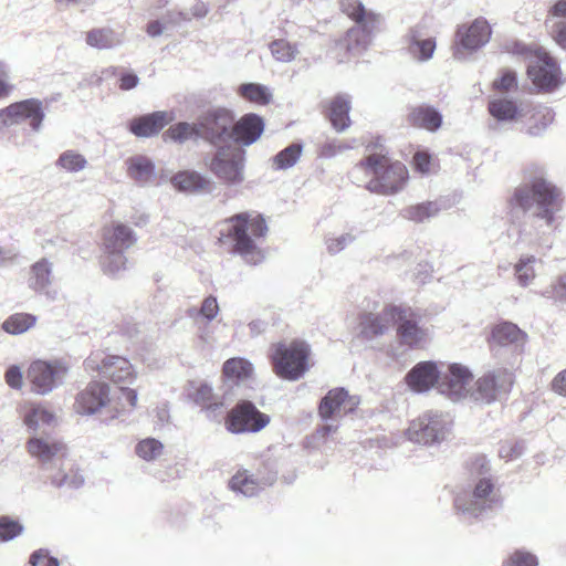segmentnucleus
Segmentation results:
<instances>
[{
    "label": "nucleus",
    "mask_w": 566,
    "mask_h": 566,
    "mask_svg": "<svg viewBox=\"0 0 566 566\" xmlns=\"http://www.w3.org/2000/svg\"><path fill=\"white\" fill-rule=\"evenodd\" d=\"M559 190L544 178H536L531 185L515 189L511 205L523 210L536 207V212L528 216L527 222L521 230V235L530 243H542L545 237L554 230L555 213L559 210Z\"/></svg>",
    "instance_id": "1"
},
{
    "label": "nucleus",
    "mask_w": 566,
    "mask_h": 566,
    "mask_svg": "<svg viewBox=\"0 0 566 566\" xmlns=\"http://www.w3.org/2000/svg\"><path fill=\"white\" fill-rule=\"evenodd\" d=\"M268 226L260 214L242 212L227 219L220 228L219 241L230 247V251L240 255L249 264H259L264 254L260 241L265 238Z\"/></svg>",
    "instance_id": "2"
},
{
    "label": "nucleus",
    "mask_w": 566,
    "mask_h": 566,
    "mask_svg": "<svg viewBox=\"0 0 566 566\" xmlns=\"http://www.w3.org/2000/svg\"><path fill=\"white\" fill-rule=\"evenodd\" d=\"M365 171L370 176L366 189L370 192L390 196L403 189L408 180V170L400 161H391L380 154L369 155L364 161L356 165L353 174Z\"/></svg>",
    "instance_id": "3"
},
{
    "label": "nucleus",
    "mask_w": 566,
    "mask_h": 566,
    "mask_svg": "<svg viewBox=\"0 0 566 566\" xmlns=\"http://www.w3.org/2000/svg\"><path fill=\"white\" fill-rule=\"evenodd\" d=\"M453 420L448 412L427 410L410 421L406 438L423 447L439 446L452 433Z\"/></svg>",
    "instance_id": "4"
},
{
    "label": "nucleus",
    "mask_w": 566,
    "mask_h": 566,
    "mask_svg": "<svg viewBox=\"0 0 566 566\" xmlns=\"http://www.w3.org/2000/svg\"><path fill=\"white\" fill-rule=\"evenodd\" d=\"M310 347L302 340L279 343L271 355L274 373L286 380H298L308 370Z\"/></svg>",
    "instance_id": "5"
},
{
    "label": "nucleus",
    "mask_w": 566,
    "mask_h": 566,
    "mask_svg": "<svg viewBox=\"0 0 566 566\" xmlns=\"http://www.w3.org/2000/svg\"><path fill=\"white\" fill-rule=\"evenodd\" d=\"M203 161L205 166L227 186H238L244 181L245 157L237 147H219Z\"/></svg>",
    "instance_id": "6"
},
{
    "label": "nucleus",
    "mask_w": 566,
    "mask_h": 566,
    "mask_svg": "<svg viewBox=\"0 0 566 566\" xmlns=\"http://www.w3.org/2000/svg\"><path fill=\"white\" fill-rule=\"evenodd\" d=\"M513 381V374L509 369H493L476 379L471 387L470 399L480 405H490L505 396Z\"/></svg>",
    "instance_id": "7"
},
{
    "label": "nucleus",
    "mask_w": 566,
    "mask_h": 566,
    "mask_svg": "<svg viewBox=\"0 0 566 566\" xmlns=\"http://www.w3.org/2000/svg\"><path fill=\"white\" fill-rule=\"evenodd\" d=\"M69 366L59 359L35 360L27 371L31 389L38 395H48L62 385L67 376Z\"/></svg>",
    "instance_id": "8"
},
{
    "label": "nucleus",
    "mask_w": 566,
    "mask_h": 566,
    "mask_svg": "<svg viewBox=\"0 0 566 566\" xmlns=\"http://www.w3.org/2000/svg\"><path fill=\"white\" fill-rule=\"evenodd\" d=\"M395 325L401 344L410 348H422L432 338V328L410 307L397 306Z\"/></svg>",
    "instance_id": "9"
},
{
    "label": "nucleus",
    "mask_w": 566,
    "mask_h": 566,
    "mask_svg": "<svg viewBox=\"0 0 566 566\" xmlns=\"http://www.w3.org/2000/svg\"><path fill=\"white\" fill-rule=\"evenodd\" d=\"M84 364L86 370L97 371L115 384H133L137 378L134 366L123 356L96 353L86 358Z\"/></svg>",
    "instance_id": "10"
},
{
    "label": "nucleus",
    "mask_w": 566,
    "mask_h": 566,
    "mask_svg": "<svg viewBox=\"0 0 566 566\" xmlns=\"http://www.w3.org/2000/svg\"><path fill=\"white\" fill-rule=\"evenodd\" d=\"M25 449L43 470H53L63 465L67 448L57 438L48 433H35L31 436Z\"/></svg>",
    "instance_id": "11"
},
{
    "label": "nucleus",
    "mask_w": 566,
    "mask_h": 566,
    "mask_svg": "<svg viewBox=\"0 0 566 566\" xmlns=\"http://www.w3.org/2000/svg\"><path fill=\"white\" fill-rule=\"evenodd\" d=\"M499 503L500 499L494 484L485 476L479 480L470 499L468 495H458L454 500L455 509L467 517H478L497 506Z\"/></svg>",
    "instance_id": "12"
},
{
    "label": "nucleus",
    "mask_w": 566,
    "mask_h": 566,
    "mask_svg": "<svg viewBox=\"0 0 566 566\" xmlns=\"http://www.w3.org/2000/svg\"><path fill=\"white\" fill-rule=\"evenodd\" d=\"M491 27L483 18L475 19L470 25H461L455 34L453 57L462 61L467 54L484 46L491 38Z\"/></svg>",
    "instance_id": "13"
},
{
    "label": "nucleus",
    "mask_w": 566,
    "mask_h": 566,
    "mask_svg": "<svg viewBox=\"0 0 566 566\" xmlns=\"http://www.w3.org/2000/svg\"><path fill=\"white\" fill-rule=\"evenodd\" d=\"M270 422L268 415L262 413L248 400L235 405L226 418V428L232 433L259 432Z\"/></svg>",
    "instance_id": "14"
},
{
    "label": "nucleus",
    "mask_w": 566,
    "mask_h": 566,
    "mask_svg": "<svg viewBox=\"0 0 566 566\" xmlns=\"http://www.w3.org/2000/svg\"><path fill=\"white\" fill-rule=\"evenodd\" d=\"M234 122L232 113L227 108H212L198 118L201 139L213 145L231 139V127Z\"/></svg>",
    "instance_id": "15"
},
{
    "label": "nucleus",
    "mask_w": 566,
    "mask_h": 566,
    "mask_svg": "<svg viewBox=\"0 0 566 566\" xmlns=\"http://www.w3.org/2000/svg\"><path fill=\"white\" fill-rule=\"evenodd\" d=\"M472 374L465 366L452 364L448 371L441 373L438 392L452 402L470 398Z\"/></svg>",
    "instance_id": "16"
},
{
    "label": "nucleus",
    "mask_w": 566,
    "mask_h": 566,
    "mask_svg": "<svg viewBox=\"0 0 566 566\" xmlns=\"http://www.w3.org/2000/svg\"><path fill=\"white\" fill-rule=\"evenodd\" d=\"M532 61L527 66L528 76L533 83L543 90H553L559 84V69L556 62L543 48H535Z\"/></svg>",
    "instance_id": "17"
},
{
    "label": "nucleus",
    "mask_w": 566,
    "mask_h": 566,
    "mask_svg": "<svg viewBox=\"0 0 566 566\" xmlns=\"http://www.w3.org/2000/svg\"><path fill=\"white\" fill-rule=\"evenodd\" d=\"M9 118L12 125L27 123L31 132L38 134L43 128L45 112L43 102L39 98H27L8 106Z\"/></svg>",
    "instance_id": "18"
},
{
    "label": "nucleus",
    "mask_w": 566,
    "mask_h": 566,
    "mask_svg": "<svg viewBox=\"0 0 566 566\" xmlns=\"http://www.w3.org/2000/svg\"><path fill=\"white\" fill-rule=\"evenodd\" d=\"M109 386L105 382L92 381L77 394L74 408L81 415H93L104 407L109 409Z\"/></svg>",
    "instance_id": "19"
},
{
    "label": "nucleus",
    "mask_w": 566,
    "mask_h": 566,
    "mask_svg": "<svg viewBox=\"0 0 566 566\" xmlns=\"http://www.w3.org/2000/svg\"><path fill=\"white\" fill-rule=\"evenodd\" d=\"M359 403V397L349 396L344 388H336L329 390L322 399L318 407V413L323 420H327L333 417L353 412Z\"/></svg>",
    "instance_id": "20"
},
{
    "label": "nucleus",
    "mask_w": 566,
    "mask_h": 566,
    "mask_svg": "<svg viewBox=\"0 0 566 566\" xmlns=\"http://www.w3.org/2000/svg\"><path fill=\"white\" fill-rule=\"evenodd\" d=\"M397 306L385 307L380 313H365L360 316L359 335L365 339L386 334L396 321Z\"/></svg>",
    "instance_id": "21"
},
{
    "label": "nucleus",
    "mask_w": 566,
    "mask_h": 566,
    "mask_svg": "<svg viewBox=\"0 0 566 566\" xmlns=\"http://www.w3.org/2000/svg\"><path fill=\"white\" fill-rule=\"evenodd\" d=\"M440 376L441 371L436 363L420 361L408 371L405 380L411 390L421 394L434 386L438 388Z\"/></svg>",
    "instance_id": "22"
},
{
    "label": "nucleus",
    "mask_w": 566,
    "mask_h": 566,
    "mask_svg": "<svg viewBox=\"0 0 566 566\" xmlns=\"http://www.w3.org/2000/svg\"><path fill=\"white\" fill-rule=\"evenodd\" d=\"M175 189L191 195L210 193L216 188L214 182L195 170H184L175 174L170 179Z\"/></svg>",
    "instance_id": "23"
},
{
    "label": "nucleus",
    "mask_w": 566,
    "mask_h": 566,
    "mask_svg": "<svg viewBox=\"0 0 566 566\" xmlns=\"http://www.w3.org/2000/svg\"><path fill=\"white\" fill-rule=\"evenodd\" d=\"M263 129L262 117L253 113L245 114L235 124H232L231 139L243 146H249L259 139Z\"/></svg>",
    "instance_id": "24"
},
{
    "label": "nucleus",
    "mask_w": 566,
    "mask_h": 566,
    "mask_svg": "<svg viewBox=\"0 0 566 566\" xmlns=\"http://www.w3.org/2000/svg\"><path fill=\"white\" fill-rule=\"evenodd\" d=\"M172 119L171 113L158 111L132 119L129 129L138 137H150L158 134Z\"/></svg>",
    "instance_id": "25"
},
{
    "label": "nucleus",
    "mask_w": 566,
    "mask_h": 566,
    "mask_svg": "<svg viewBox=\"0 0 566 566\" xmlns=\"http://www.w3.org/2000/svg\"><path fill=\"white\" fill-rule=\"evenodd\" d=\"M136 242V235L128 226L114 222L103 231L104 251H125Z\"/></svg>",
    "instance_id": "26"
},
{
    "label": "nucleus",
    "mask_w": 566,
    "mask_h": 566,
    "mask_svg": "<svg viewBox=\"0 0 566 566\" xmlns=\"http://www.w3.org/2000/svg\"><path fill=\"white\" fill-rule=\"evenodd\" d=\"M23 423L33 434L45 431L46 428L56 424V418L52 411L41 405L27 403L22 409Z\"/></svg>",
    "instance_id": "27"
},
{
    "label": "nucleus",
    "mask_w": 566,
    "mask_h": 566,
    "mask_svg": "<svg viewBox=\"0 0 566 566\" xmlns=\"http://www.w3.org/2000/svg\"><path fill=\"white\" fill-rule=\"evenodd\" d=\"M125 164L128 177L138 185L147 186L154 182L156 177L155 164L147 156H132Z\"/></svg>",
    "instance_id": "28"
},
{
    "label": "nucleus",
    "mask_w": 566,
    "mask_h": 566,
    "mask_svg": "<svg viewBox=\"0 0 566 566\" xmlns=\"http://www.w3.org/2000/svg\"><path fill=\"white\" fill-rule=\"evenodd\" d=\"M525 340L526 334L520 329L517 325L510 322L495 325L491 332L492 344L499 346H514V348H520L524 345Z\"/></svg>",
    "instance_id": "29"
},
{
    "label": "nucleus",
    "mask_w": 566,
    "mask_h": 566,
    "mask_svg": "<svg viewBox=\"0 0 566 566\" xmlns=\"http://www.w3.org/2000/svg\"><path fill=\"white\" fill-rule=\"evenodd\" d=\"M406 39L408 52L416 61L427 62L433 56L436 50L434 38H423L418 28H412Z\"/></svg>",
    "instance_id": "30"
},
{
    "label": "nucleus",
    "mask_w": 566,
    "mask_h": 566,
    "mask_svg": "<svg viewBox=\"0 0 566 566\" xmlns=\"http://www.w3.org/2000/svg\"><path fill=\"white\" fill-rule=\"evenodd\" d=\"M53 264L48 259L43 258L30 268L28 286L36 293H45L50 295L49 287L52 284Z\"/></svg>",
    "instance_id": "31"
},
{
    "label": "nucleus",
    "mask_w": 566,
    "mask_h": 566,
    "mask_svg": "<svg viewBox=\"0 0 566 566\" xmlns=\"http://www.w3.org/2000/svg\"><path fill=\"white\" fill-rule=\"evenodd\" d=\"M343 11L354 20L363 32L369 34L373 32L378 17L365 9L359 0H345L342 3Z\"/></svg>",
    "instance_id": "32"
},
{
    "label": "nucleus",
    "mask_w": 566,
    "mask_h": 566,
    "mask_svg": "<svg viewBox=\"0 0 566 566\" xmlns=\"http://www.w3.org/2000/svg\"><path fill=\"white\" fill-rule=\"evenodd\" d=\"M409 120L416 127L436 132L442 125V115L432 106L421 105L411 111Z\"/></svg>",
    "instance_id": "33"
},
{
    "label": "nucleus",
    "mask_w": 566,
    "mask_h": 566,
    "mask_svg": "<svg viewBox=\"0 0 566 566\" xmlns=\"http://www.w3.org/2000/svg\"><path fill=\"white\" fill-rule=\"evenodd\" d=\"M137 391L135 389L120 386L111 398L109 412L111 419H115L124 413L130 412L137 406Z\"/></svg>",
    "instance_id": "34"
},
{
    "label": "nucleus",
    "mask_w": 566,
    "mask_h": 566,
    "mask_svg": "<svg viewBox=\"0 0 566 566\" xmlns=\"http://www.w3.org/2000/svg\"><path fill=\"white\" fill-rule=\"evenodd\" d=\"M349 109H350V99L347 95H338L336 96L332 103L329 108V119L333 127L337 132H344L347 127H349Z\"/></svg>",
    "instance_id": "35"
},
{
    "label": "nucleus",
    "mask_w": 566,
    "mask_h": 566,
    "mask_svg": "<svg viewBox=\"0 0 566 566\" xmlns=\"http://www.w3.org/2000/svg\"><path fill=\"white\" fill-rule=\"evenodd\" d=\"M268 484H272V481H258L253 475L249 474L248 471L238 472L229 482V486L233 492L240 493L244 496H253L258 494L259 491Z\"/></svg>",
    "instance_id": "36"
},
{
    "label": "nucleus",
    "mask_w": 566,
    "mask_h": 566,
    "mask_svg": "<svg viewBox=\"0 0 566 566\" xmlns=\"http://www.w3.org/2000/svg\"><path fill=\"white\" fill-rule=\"evenodd\" d=\"M222 373L227 381L239 384L251 377L253 366L244 358L234 357L226 360Z\"/></svg>",
    "instance_id": "37"
},
{
    "label": "nucleus",
    "mask_w": 566,
    "mask_h": 566,
    "mask_svg": "<svg viewBox=\"0 0 566 566\" xmlns=\"http://www.w3.org/2000/svg\"><path fill=\"white\" fill-rule=\"evenodd\" d=\"M553 119L554 113L549 107H533L526 120V133L531 136H539L546 130Z\"/></svg>",
    "instance_id": "38"
},
{
    "label": "nucleus",
    "mask_w": 566,
    "mask_h": 566,
    "mask_svg": "<svg viewBox=\"0 0 566 566\" xmlns=\"http://www.w3.org/2000/svg\"><path fill=\"white\" fill-rule=\"evenodd\" d=\"M87 45L97 50H108L123 43L122 38L109 28L93 29L86 33Z\"/></svg>",
    "instance_id": "39"
},
{
    "label": "nucleus",
    "mask_w": 566,
    "mask_h": 566,
    "mask_svg": "<svg viewBox=\"0 0 566 566\" xmlns=\"http://www.w3.org/2000/svg\"><path fill=\"white\" fill-rule=\"evenodd\" d=\"M490 114L499 122H511L518 117L526 116L524 109H518L513 101L495 98L489 103Z\"/></svg>",
    "instance_id": "40"
},
{
    "label": "nucleus",
    "mask_w": 566,
    "mask_h": 566,
    "mask_svg": "<svg viewBox=\"0 0 566 566\" xmlns=\"http://www.w3.org/2000/svg\"><path fill=\"white\" fill-rule=\"evenodd\" d=\"M441 210L437 201H427L406 207L401 211L402 218L417 223L424 222L436 217Z\"/></svg>",
    "instance_id": "41"
},
{
    "label": "nucleus",
    "mask_w": 566,
    "mask_h": 566,
    "mask_svg": "<svg viewBox=\"0 0 566 566\" xmlns=\"http://www.w3.org/2000/svg\"><path fill=\"white\" fill-rule=\"evenodd\" d=\"M191 398L206 410L208 417H211L213 412L223 406L221 401L216 400L213 389L207 382H201L191 394Z\"/></svg>",
    "instance_id": "42"
},
{
    "label": "nucleus",
    "mask_w": 566,
    "mask_h": 566,
    "mask_svg": "<svg viewBox=\"0 0 566 566\" xmlns=\"http://www.w3.org/2000/svg\"><path fill=\"white\" fill-rule=\"evenodd\" d=\"M199 125L197 123H186L180 122L176 125L170 126L164 134L166 139L174 140L176 143L182 144L190 139H198L200 138L199 135Z\"/></svg>",
    "instance_id": "43"
},
{
    "label": "nucleus",
    "mask_w": 566,
    "mask_h": 566,
    "mask_svg": "<svg viewBox=\"0 0 566 566\" xmlns=\"http://www.w3.org/2000/svg\"><path fill=\"white\" fill-rule=\"evenodd\" d=\"M36 323V317L28 313H15L9 316L2 323V329L11 335L23 334L32 328Z\"/></svg>",
    "instance_id": "44"
},
{
    "label": "nucleus",
    "mask_w": 566,
    "mask_h": 566,
    "mask_svg": "<svg viewBox=\"0 0 566 566\" xmlns=\"http://www.w3.org/2000/svg\"><path fill=\"white\" fill-rule=\"evenodd\" d=\"M55 166L67 172H80L87 167L86 158L76 150L63 151L55 161Z\"/></svg>",
    "instance_id": "45"
},
{
    "label": "nucleus",
    "mask_w": 566,
    "mask_h": 566,
    "mask_svg": "<svg viewBox=\"0 0 566 566\" xmlns=\"http://www.w3.org/2000/svg\"><path fill=\"white\" fill-rule=\"evenodd\" d=\"M239 94L253 103L266 105L271 102L272 94L265 85L259 83H245L239 86Z\"/></svg>",
    "instance_id": "46"
},
{
    "label": "nucleus",
    "mask_w": 566,
    "mask_h": 566,
    "mask_svg": "<svg viewBox=\"0 0 566 566\" xmlns=\"http://www.w3.org/2000/svg\"><path fill=\"white\" fill-rule=\"evenodd\" d=\"M303 151L302 144L294 143L273 157V166L275 169L285 170L293 167L300 159Z\"/></svg>",
    "instance_id": "47"
},
{
    "label": "nucleus",
    "mask_w": 566,
    "mask_h": 566,
    "mask_svg": "<svg viewBox=\"0 0 566 566\" xmlns=\"http://www.w3.org/2000/svg\"><path fill=\"white\" fill-rule=\"evenodd\" d=\"M127 259L124 251H104L102 268L107 275L116 276L126 270Z\"/></svg>",
    "instance_id": "48"
},
{
    "label": "nucleus",
    "mask_w": 566,
    "mask_h": 566,
    "mask_svg": "<svg viewBox=\"0 0 566 566\" xmlns=\"http://www.w3.org/2000/svg\"><path fill=\"white\" fill-rule=\"evenodd\" d=\"M537 259L533 255L521 256L515 264V275L521 286H528L536 276L534 264Z\"/></svg>",
    "instance_id": "49"
},
{
    "label": "nucleus",
    "mask_w": 566,
    "mask_h": 566,
    "mask_svg": "<svg viewBox=\"0 0 566 566\" xmlns=\"http://www.w3.org/2000/svg\"><path fill=\"white\" fill-rule=\"evenodd\" d=\"M272 56L282 63H289L293 61L297 53L298 49L296 44H292L284 39H279L272 41L269 45Z\"/></svg>",
    "instance_id": "50"
},
{
    "label": "nucleus",
    "mask_w": 566,
    "mask_h": 566,
    "mask_svg": "<svg viewBox=\"0 0 566 566\" xmlns=\"http://www.w3.org/2000/svg\"><path fill=\"white\" fill-rule=\"evenodd\" d=\"M136 454L145 461L157 460L164 451V444L154 438H146L136 446Z\"/></svg>",
    "instance_id": "51"
},
{
    "label": "nucleus",
    "mask_w": 566,
    "mask_h": 566,
    "mask_svg": "<svg viewBox=\"0 0 566 566\" xmlns=\"http://www.w3.org/2000/svg\"><path fill=\"white\" fill-rule=\"evenodd\" d=\"M23 532V525L10 516H0V542H9Z\"/></svg>",
    "instance_id": "52"
},
{
    "label": "nucleus",
    "mask_w": 566,
    "mask_h": 566,
    "mask_svg": "<svg viewBox=\"0 0 566 566\" xmlns=\"http://www.w3.org/2000/svg\"><path fill=\"white\" fill-rule=\"evenodd\" d=\"M355 241L352 233H342L339 235H327L325 238L326 250L329 254L335 255Z\"/></svg>",
    "instance_id": "53"
},
{
    "label": "nucleus",
    "mask_w": 566,
    "mask_h": 566,
    "mask_svg": "<svg viewBox=\"0 0 566 566\" xmlns=\"http://www.w3.org/2000/svg\"><path fill=\"white\" fill-rule=\"evenodd\" d=\"M51 482L57 488L67 485L73 489H77L84 484V476L80 473L69 475L59 471L56 474L51 475Z\"/></svg>",
    "instance_id": "54"
},
{
    "label": "nucleus",
    "mask_w": 566,
    "mask_h": 566,
    "mask_svg": "<svg viewBox=\"0 0 566 566\" xmlns=\"http://www.w3.org/2000/svg\"><path fill=\"white\" fill-rule=\"evenodd\" d=\"M524 453V446L521 442L505 441L500 444L499 457L505 461H512Z\"/></svg>",
    "instance_id": "55"
},
{
    "label": "nucleus",
    "mask_w": 566,
    "mask_h": 566,
    "mask_svg": "<svg viewBox=\"0 0 566 566\" xmlns=\"http://www.w3.org/2000/svg\"><path fill=\"white\" fill-rule=\"evenodd\" d=\"M537 557L526 551H516L511 557L504 563V566H537Z\"/></svg>",
    "instance_id": "56"
},
{
    "label": "nucleus",
    "mask_w": 566,
    "mask_h": 566,
    "mask_svg": "<svg viewBox=\"0 0 566 566\" xmlns=\"http://www.w3.org/2000/svg\"><path fill=\"white\" fill-rule=\"evenodd\" d=\"M15 86L11 82L9 65L0 61V98H7L14 91Z\"/></svg>",
    "instance_id": "57"
},
{
    "label": "nucleus",
    "mask_w": 566,
    "mask_h": 566,
    "mask_svg": "<svg viewBox=\"0 0 566 566\" xmlns=\"http://www.w3.org/2000/svg\"><path fill=\"white\" fill-rule=\"evenodd\" d=\"M4 379L7 385L12 389H21L23 385V374L18 365H11L6 374Z\"/></svg>",
    "instance_id": "58"
},
{
    "label": "nucleus",
    "mask_w": 566,
    "mask_h": 566,
    "mask_svg": "<svg viewBox=\"0 0 566 566\" xmlns=\"http://www.w3.org/2000/svg\"><path fill=\"white\" fill-rule=\"evenodd\" d=\"M30 564L32 566H60L59 560L49 556V552L42 548L32 553Z\"/></svg>",
    "instance_id": "59"
},
{
    "label": "nucleus",
    "mask_w": 566,
    "mask_h": 566,
    "mask_svg": "<svg viewBox=\"0 0 566 566\" xmlns=\"http://www.w3.org/2000/svg\"><path fill=\"white\" fill-rule=\"evenodd\" d=\"M551 34L555 42L564 50H566V20H556L551 27Z\"/></svg>",
    "instance_id": "60"
},
{
    "label": "nucleus",
    "mask_w": 566,
    "mask_h": 566,
    "mask_svg": "<svg viewBox=\"0 0 566 566\" xmlns=\"http://www.w3.org/2000/svg\"><path fill=\"white\" fill-rule=\"evenodd\" d=\"M219 313V305L217 298L208 296L203 300L202 305L197 314L201 315L208 321H212Z\"/></svg>",
    "instance_id": "61"
},
{
    "label": "nucleus",
    "mask_w": 566,
    "mask_h": 566,
    "mask_svg": "<svg viewBox=\"0 0 566 566\" xmlns=\"http://www.w3.org/2000/svg\"><path fill=\"white\" fill-rule=\"evenodd\" d=\"M493 85L499 91H511L517 85L515 73L512 71L503 72L502 76L499 80L494 81Z\"/></svg>",
    "instance_id": "62"
},
{
    "label": "nucleus",
    "mask_w": 566,
    "mask_h": 566,
    "mask_svg": "<svg viewBox=\"0 0 566 566\" xmlns=\"http://www.w3.org/2000/svg\"><path fill=\"white\" fill-rule=\"evenodd\" d=\"M470 470L473 474H476V475H484V474L489 473V471H490L489 459L483 454L476 455L471 462Z\"/></svg>",
    "instance_id": "63"
},
{
    "label": "nucleus",
    "mask_w": 566,
    "mask_h": 566,
    "mask_svg": "<svg viewBox=\"0 0 566 566\" xmlns=\"http://www.w3.org/2000/svg\"><path fill=\"white\" fill-rule=\"evenodd\" d=\"M564 19L566 20V0H559L551 9V17L546 21V24L551 27L554 21Z\"/></svg>",
    "instance_id": "64"
}]
</instances>
